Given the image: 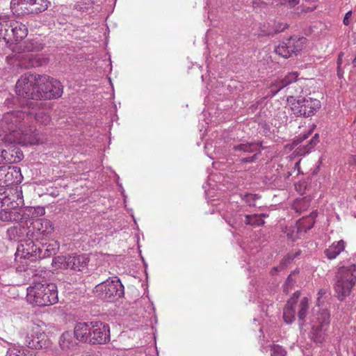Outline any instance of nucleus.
Instances as JSON below:
<instances>
[{"label": "nucleus", "mask_w": 356, "mask_h": 356, "mask_svg": "<svg viewBox=\"0 0 356 356\" xmlns=\"http://www.w3.org/2000/svg\"><path fill=\"white\" fill-rule=\"evenodd\" d=\"M318 143V134H316L315 136L310 140L309 144V149L306 151L307 153L312 149Z\"/></svg>", "instance_id": "35"}, {"label": "nucleus", "mask_w": 356, "mask_h": 356, "mask_svg": "<svg viewBox=\"0 0 356 356\" xmlns=\"http://www.w3.org/2000/svg\"><path fill=\"white\" fill-rule=\"evenodd\" d=\"M352 16V12L351 11H348L346 13L345 16H344V18H343V22L345 25L348 26L350 24V17Z\"/></svg>", "instance_id": "38"}, {"label": "nucleus", "mask_w": 356, "mask_h": 356, "mask_svg": "<svg viewBox=\"0 0 356 356\" xmlns=\"http://www.w3.org/2000/svg\"><path fill=\"white\" fill-rule=\"evenodd\" d=\"M207 114H209V113L207 111H204L202 113V115L204 117V118H206Z\"/></svg>", "instance_id": "47"}, {"label": "nucleus", "mask_w": 356, "mask_h": 356, "mask_svg": "<svg viewBox=\"0 0 356 356\" xmlns=\"http://www.w3.org/2000/svg\"><path fill=\"white\" fill-rule=\"evenodd\" d=\"M95 293L100 298L111 301L124 295V286L118 277H113L97 284Z\"/></svg>", "instance_id": "15"}, {"label": "nucleus", "mask_w": 356, "mask_h": 356, "mask_svg": "<svg viewBox=\"0 0 356 356\" xmlns=\"http://www.w3.org/2000/svg\"><path fill=\"white\" fill-rule=\"evenodd\" d=\"M246 210L241 208L236 213H233L229 210H222V217L227 222V224L234 228L242 226L243 225H250L253 226H260L264 224L263 218L266 217L265 214H245Z\"/></svg>", "instance_id": "10"}, {"label": "nucleus", "mask_w": 356, "mask_h": 356, "mask_svg": "<svg viewBox=\"0 0 356 356\" xmlns=\"http://www.w3.org/2000/svg\"><path fill=\"white\" fill-rule=\"evenodd\" d=\"M59 345L63 350H67L73 349L76 346V342L71 332H65L60 338Z\"/></svg>", "instance_id": "29"}, {"label": "nucleus", "mask_w": 356, "mask_h": 356, "mask_svg": "<svg viewBox=\"0 0 356 356\" xmlns=\"http://www.w3.org/2000/svg\"><path fill=\"white\" fill-rule=\"evenodd\" d=\"M76 339L91 344H106L110 341V326L101 321L78 322L74 328Z\"/></svg>", "instance_id": "5"}, {"label": "nucleus", "mask_w": 356, "mask_h": 356, "mask_svg": "<svg viewBox=\"0 0 356 356\" xmlns=\"http://www.w3.org/2000/svg\"><path fill=\"white\" fill-rule=\"evenodd\" d=\"M6 356H33V353L29 349L10 348L7 352ZM34 356H40L38 353Z\"/></svg>", "instance_id": "32"}, {"label": "nucleus", "mask_w": 356, "mask_h": 356, "mask_svg": "<svg viewBox=\"0 0 356 356\" xmlns=\"http://www.w3.org/2000/svg\"><path fill=\"white\" fill-rule=\"evenodd\" d=\"M326 293L325 289H320L318 292V298H317V302L319 304L320 303V299L321 297Z\"/></svg>", "instance_id": "39"}, {"label": "nucleus", "mask_w": 356, "mask_h": 356, "mask_svg": "<svg viewBox=\"0 0 356 356\" xmlns=\"http://www.w3.org/2000/svg\"><path fill=\"white\" fill-rule=\"evenodd\" d=\"M213 147V144L210 143H207L204 145V149L207 154L209 156L210 159H214L215 156H213L212 153H210L209 151Z\"/></svg>", "instance_id": "36"}, {"label": "nucleus", "mask_w": 356, "mask_h": 356, "mask_svg": "<svg viewBox=\"0 0 356 356\" xmlns=\"http://www.w3.org/2000/svg\"><path fill=\"white\" fill-rule=\"evenodd\" d=\"M299 325H300L301 327H302V323H301L300 322V323H299Z\"/></svg>", "instance_id": "56"}, {"label": "nucleus", "mask_w": 356, "mask_h": 356, "mask_svg": "<svg viewBox=\"0 0 356 356\" xmlns=\"http://www.w3.org/2000/svg\"><path fill=\"white\" fill-rule=\"evenodd\" d=\"M119 186H120V188H121V189H122L121 193H122V195H123V197H124V202H126V198H127V197H126V196H125V195L124 194V189L122 188V185H121V184H120Z\"/></svg>", "instance_id": "45"}, {"label": "nucleus", "mask_w": 356, "mask_h": 356, "mask_svg": "<svg viewBox=\"0 0 356 356\" xmlns=\"http://www.w3.org/2000/svg\"><path fill=\"white\" fill-rule=\"evenodd\" d=\"M282 268V267H275V268H273V270H274L275 271H277V270H278V268Z\"/></svg>", "instance_id": "51"}, {"label": "nucleus", "mask_w": 356, "mask_h": 356, "mask_svg": "<svg viewBox=\"0 0 356 356\" xmlns=\"http://www.w3.org/2000/svg\"><path fill=\"white\" fill-rule=\"evenodd\" d=\"M211 122V120H210V121H207V122H205V124L208 125V124H209V122Z\"/></svg>", "instance_id": "53"}, {"label": "nucleus", "mask_w": 356, "mask_h": 356, "mask_svg": "<svg viewBox=\"0 0 356 356\" xmlns=\"http://www.w3.org/2000/svg\"><path fill=\"white\" fill-rule=\"evenodd\" d=\"M28 34L27 27L17 21L0 22V36L8 44L11 36L14 43H19Z\"/></svg>", "instance_id": "14"}, {"label": "nucleus", "mask_w": 356, "mask_h": 356, "mask_svg": "<svg viewBox=\"0 0 356 356\" xmlns=\"http://www.w3.org/2000/svg\"><path fill=\"white\" fill-rule=\"evenodd\" d=\"M310 325L309 338L315 343H323L327 336L330 325V314L328 310L314 309L310 318Z\"/></svg>", "instance_id": "9"}, {"label": "nucleus", "mask_w": 356, "mask_h": 356, "mask_svg": "<svg viewBox=\"0 0 356 356\" xmlns=\"http://www.w3.org/2000/svg\"><path fill=\"white\" fill-rule=\"evenodd\" d=\"M287 42L292 54H296L305 47L307 39L304 37L293 36L287 39Z\"/></svg>", "instance_id": "28"}, {"label": "nucleus", "mask_w": 356, "mask_h": 356, "mask_svg": "<svg viewBox=\"0 0 356 356\" xmlns=\"http://www.w3.org/2000/svg\"><path fill=\"white\" fill-rule=\"evenodd\" d=\"M337 74L338 76L340 77L341 76H342L343 74V71L341 70V66L339 67V68H338L337 70Z\"/></svg>", "instance_id": "43"}, {"label": "nucleus", "mask_w": 356, "mask_h": 356, "mask_svg": "<svg viewBox=\"0 0 356 356\" xmlns=\"http://www.w3.org/2000/svg\"><path fill=\"white\" fill-rule=\"evenodd\" d=\"M88 263L89 257L85 254L59 255L52 260V265L56 269H70L77 271L86 269Z\"/></svg>", "instance_id": "13"}, {"label": "nucleus", "mask_w": 356, "mask_h": 356, "mask_svg": "<svg viewBox=\"0 0 356 356\" xmlns=\"http://www.w3.org/2000/svg\"><path fill=\"white\" fill-rule=\"evenodd\" d=\"M234 149L240 153L238 156H241L242 162L252 163L257 159L260 145L257 143H242L234 146Z\"/></svg>", "instance_id": "19"}, {"label": "nucleus", "mask_w": 356, "mask_h": 356, "mask_svg": "<svg viewBox=\"0 0 356 356\" xmlns=\"http://www.w3.org/2000/svg\"><path fill=\"white\" fill-rule=\"evenodd\" d=\"M300 0H288V3L290 7H294L299 3Z\"/></svg>", "instance_id": "40"}, {"label": "nucleus", "mask_w": 356, "mask_h": 356, "mask_svg": "<svg viewBox=\"0 0 356 356\" xmlns=\"http://www.w3.org/2000/svg\"><path fill=\"white\" fill-rule=\"evenodd\" d=\"M261 350L263 353H270V356H286V351L281 346L275 344L273 342L270 341H266L264 339L261 340Z\"/></svg>", "instance_id": "22"}, {"label": "nucleus", "mask_w": 356, "mask_h": 356, "mask_svg": "<svg viewBox=\"0 0 356 356\" xmlns=\"http://www.w3.org/2000/svg\"><path fill=\"white\" fill-rule=\"evenodd\" d=\"M47 103L30 102L24 111H13L4 114L0 120V140L5 144L17 143L22 145L42 143L38 133L33 127L26 124L34 118L41 124H48L51 117L45 111Z\"/></svg>", "instance_id": "1"}, {"label": "nucleus", "mask_w": 356, "mask_h": 356, "mask_svg": "<svg viewBox=\"0 0 356 356\" xmlns=\"http://www.w3.org/2000/svg\"><path fill=\"white\" fill-rule=\"evenodd\" d=\"M250 300H252V301H255L256 300V296L254 295L253 296H250Z\"/></svg>", "instance_id": "49"}, {"label": "nucleus", "mask_w": 356, "mask_h": 356, "mask_svg": "<svg viewBox=\"0 0 356 356\" xmlns=\"http://www.w3.org/2000/svg\"><path fill=\"white\" fill-rule=\"evenodd\" d=\"M345 242L343 240H340L337 242H334L328 248L325 249L324 253L328 259H334L344 250Z\"/></svg>", "instance_id": "27"}, {"label": "nucleus", "mask_w": 356, "mask_h": 356, "mask_svg": "<svg viewBox=\"0 0 356 356\" xmlns=\"http://www.w3.org/2000/svg\"><path fill=\"white\" fill-rule=\"evenodd\" d=\"M312 225L309 226V227H307V229H311V228H312Z\"/></svg>", "instance_id": "54"}, {"label": "nucleus", "mask_w": 356, "mask_h": 356, "mask_svg": "<svg viewBox=\"0 0 356 356\" xmlns=\"http://www.w3.org/2000/svg\"><path fill=\"white\" fill-rule=\"evenodd\" d=\"M23 177L19 167L13 165L0 166V187L7 186L14 183H21Z\"/></svg>", "instance_id": "17"}, {"label": "nucleus", "mask_w": 356, "mask_h": 356, "mask_svg": "<svg viewBox=\"0 0 356 356\" xmlns=\"http://www.w3.org/2000/svg\"><path fill=\"white\" fill-rule=\"evenodd\" d=\"M275 51L277 54L283 58H289L292 55V52L290 51L287 40L277 46L275 49Z\"/></svg>", "instance_id": "31"}, {"label": "nucleus", "mask_w": 356, "mask_h": 356, "mask_svg": "<svg viewBox=\"0 0 356 356\" xmlns=\"http://www.w3.org/2000/svg\"><path fill=\"white\" fill-rule=\"evenodd\" d=\"M10 9L15 15H24L35 13L33 8L29 7L26 1L22 0H11Z\"/></svg>", "instance_id": "25"}, {"label": "nucleus", "mask_w": 356, "mask_h": 356, "mask_svg": "<svg viewBox=\"0 0 356 356\" xmlns=\"http://www.w3.org/2000/svg\"><path fill=\"white\" fill-rule=\"evenodd\" d=\"M312 131H313V129H311L309 131V132H308V134L307 135H303L302 136H298V140L300 139V140L302 141V140L306 139L308 137V135L312 134Z\"/></svg>", "instance_id": "42"}, {"label": "nucleus", "mask_w": 356, "mask_h": 356, "mask_svg": "<svg viewBox=\"0 0 356 356\" xmlns=\"http://www.w3.org/2000/svg\"><path fill=\"white\" fill-rule=\"evenodd\" d=\"M298 79L297 72H291L286 75L284 79L276 81L270 86V90L273 96H275L280 90L286 87L288 85L296 81Z\"/></svg>", "instance_id": "24"}, {"label": "nucleus", "mask_w": 356, "mask_h": 356, "mask_svg": "<svg viewBox=\"0 0 356 356\" xmlns=\"http://www.w3.org/2000/svg\"><path fill=\"white\" fill-rule=\"evenodd\" d=\"M254 291H255V292H257V291H258L257 288H255Z\"/></svg>", "instance_id": "55"}, {"label": "nucleus", "mask_w": 356, "mask_h": 356, "mask_svg": "<svg viewBox=\"0 0 356 356\" xmlns=\"http://www.w3.org/2000/svg\"><path fill=\"white\" fill-rule=\"evenodd\" d=\"M215 177H216V175L210 176L206 184L203 186V188H204L205 194L209 199V204H211L212 207H215L216 211H218L221 216L222 209L224 211L225 210H229L233 213H236V211L241 208L245 209L244 207L238 205L239 199L249 206L254 205V202L259 198V196L251 193H247L244 195L233 194L230 196L229 202H227V200L224 199L220 200L219 199H211V197L215 196V191H220L218 193H219V196L221 195L222 192L225 191L223 188L225 185L222 184H217V181L214 179ZM217 177L218 179L219 176L217 175Z\"/></svg>", "instance_id": "4"}, {"label": "nucleus", "mask_w": 356, "mask_h": 356, "mask_svg": "<svg viewBox=\"0 0 356 356\" xmlns=\"http://www.w3.org/2000/svg\"><path fill=\"white\" fill-rule=\"evenodd\" d=\"M3 145L0 143V163H1V161H2V154H1V152L3 150Z\"/></svg>", "instance_id": "44"}, {"label": "nucleus", "mask_w": 356, "mask_h": 356, "mask_svg": "<svg viewBox=\"0 0 356 356\" xmlns=\"http://www.w3.org/2000/svg\"><path fill=\"white\" fill-rule=\"evenodd\" d=\"M93 0H88V1H92Z\"/></svg>", "instance_id": "57"}, {"label": "nucleus", "mask_w": 356, "mask_h": 356, "mask_svg": "<svg viewBox=\"0 0 356 356\" xmlns=\"http://www.w3.org/2000/svg\"><path fill=\"white\" fill-rule=\"evenodd\" d=\"M54 231V226L49 220L42 218L31 222L26 232V241L17 245L15 261L17 264V271L26 270L29 266L28 261H35L41 257L40 247L35 241H42L49 238Z\"/></svg>", "instance_id": "3"}, {"label": "nucleus", "mask_w": 356, "mask_h": 356, "mask_svg": "<svg viewBox=\"0 0 356 356\" xmlns=\"http://www.w3.org/2000/svg\"><path fill=\"white\" fill-rule=\"evenodd\" d=\"M42 243V248H40L41 250V257L39 258H42L45 257H49L51 254H54L56 253V252L58 250L60 244L58 241H52L51 243H49L48 245Z\"/></svg>", "instance_id": "30"}, {"label": "nucleus", "mask_w": 356, "mask_h": 356, "mask_svg": "<svg viewBox=\"0 0 356 356\" xmlns=\"http://www.w3.org/2000/svg\"><path fill=\"white\" fill-rule=\"evenodd\" d=\"M334 291L339 300L349 296L356 284V265L342 266L337 269L335 275Z\"/></svg>", "instance_id": "8"}, {"label": "nucleus", "mask_w": 356, "mask_h": 356, "mask_svg": "<svg viewBox=\"0 0 356 356\" xmlns=\"http://www.w3.org/2000/svg\"><path fill=\"white\" fill-rule=\"evenodd\" d=\"M308 309V300L307 298H304L301 300L298 305V318L300 321H304L306 314Z\"/></svg>", "instance_id": "33"}, {"label": "nucleus", "mask_w": 356, "mask_h": 356, "mask_svg": "<svg viewBox=\"0 0 356 356\" xmlns=\"http://www.w3.org/2000/svg\"><path fill=\"white\" fill-rule=\"evenodd\" d=\"M25 343L29 348L42 349L48 346L49 340L44 332H41L38 326H34L31 333L26 335Z\"/></svg>", "instance_id": "18"}, {"label": "nucleus", "mask_w": 356, "mask_h": 356, "mask_svg": "<svg viewBox=\"0 0 356 356\" xmlns=\"http://www.w3.org/2000/svg\"><path fill=\"white\" fill-rule=\"evenodd\" d=\"M287 103L296 116L309 117L314 115L321 108V102L312 97L296 99L293 96L287 97Z\"/></svg>", "instance_id": "12"}, {"label": "nucleus", "mask_w": 356, "mask_h": 356, "mask_svg": "<svg viewBox=\"0 0 356 356\" xmlns=\"http://www.w3.org/2000/svg\"><path fill=\"white\" fill-rule=\"evenodd\" d=\"M38 93H35L38 100L58 98L63 93V86L60 81L46 75L39 77Z\"/></svg>", "instance_id": "16"}, {"label": "nucleus", "mask_w": 356, "mask_h": 356, "mask_svg": "<svg viewBox=\"0 0 356 356\" xmlns=\"http://www.w3.org/2000/svg\"><path fill=\"white\" fill-rule=\"evenodd\" d=\"M18 225L16 226L11 227L7 229V236L10 241H17L20 245L22 242L26 241V232L28 230L29 225H26L24 222H17Z\"/></svg>", "instance_id": "20"}, {"label": "nucleus", "mask_w": 356, "mask_h": 356, "mask_svg": "<svg viewBox=\"0 0 356 356\" xmlns=\"http://www.w3.org/2000/svg\"><path fill=\"white\" fill-rule=\"evenodd\" d=\"M298 79L297 72H291L286 75L284 79L276 81L270 86V90L273 96H275L280 90L286 87L288 85L296 81Z\"/></svg>", "instance_id": "23"}, {"label": "nucleus", "mask_w": 356, "mask_h": 356, "mask_svg": "<svg viewBox=\"0 0 356 356\" xmlns=\"http://www.w3.org/2000/svg\"><path fill=\"white\" fill-rule=\"evenodd\" d=\"M39 77H40L39 74L26 73L18 79L16 83V93L18 96L28 99L27 106L30 102L38 101V97L35 95L38 93Z\"/></svg>", "instance_id": "11"}, {"label": "nucleus", "mask_w": 356, "mask_h": 356, "mask_svg": "<svg viewBox=\"0 0 356 356\" xmlns=\"http://www.w3.org/2000/svg\"><path fill=\"white\" fill-rule=\"evenodd\" d=\"M1 154V162L9 163L19 162L24 158L22 152L19 148L13 146L8 147V149L3 147Z\"/></svg>", "instance_id": "21"}, {"label": "nucleus", "mask_w": 356, "mask_h": 356, "mask_svg": "<svg viewBox=\"0 0 356 356\" xmlns=\"http://www.w3.org/2000/svg\"><path fill=\"white\" fill-rule=\"evenodd\" d=\"M26 291L27 301L34 306H49L58 301L57 286L54 283L47 281L33 282Z\"/></svg>", "instance_id": "7"}, {"label": "nucleus", "mask_w": 356, "mask_h": 356, "mask_svg": "<svg viewBox=\"0 0 356 356\" xmlns=\"http://www.w3.org/2000/svg\"><path fill=\"white\" fill-rule=\"evenodd\" d=\"M259 332L263 334V329L261 327H260Z\"/></svg>", "instance_id": "52"}, {"label": "nucleus", "mask_w": 356, "mask_h": 356, "mask_svg": "<svg viewBox=\"0 0 356 356\" xmlns=\"http://www.w3.org/2000/svg\"><path fill=\"white\" fill-rule=\"evenodd\" d=\"M353 64H354L355 66H356V55H355V58L353 60Z\"/></svg>", "instance_id": "50"}, {"label": "nucleus", "mask_w": 356, "mask_h": 356, "mask_svg": "<svg viewBox=\"0 0 356 356\" xmlns=\"http://www.w3.org/2000/svg\"><path fill=\"white\" fill-rule=\"evenodd\" d=\"M343 53H340L339 54L338 59H337V68H339V67L341 66V65L342 63V57H343Z\"/></svg>", "instance_id": "41"}, {"label": "nucleus", "mask_w": 356, "mask_h": 356, "mask_svg": "<svg viewBox=\"0 0 356 356\" xmlns=\"http://www.w3.org/2000/svg\"><path fill=\"white\" fill-rule=\"evenodd\" d=\"M44 47V44L39 38L27 40L19 43H10L8 48L15 54H24L17 56L16 59L19 65L24 68L36 67L47 63V59L39 54H29L39 51Z\"/></svg>", "instance_id": "6"}, {"label": "nucleus", "mask_w": 356, "mask_h": 356, "mask_svg": "<svg viewBox=\"0 0 356 356\" xmlns=\"http://www.w3.org/2000/svg\"><path fill=\"white\" fill-rule=\"evenodd\" d=\"M261 311L263 312V313L267 316L268 315V309H266V311L264 310V306L261 307Z\"/></svg>", "instance_id": "48"}, {"label": "nucleus", "mask_w": 356, "mask_h": 356, "mask_svg": "<svg viewBox=\"0 0 356 356\" xmlns=\"http://www.w3.org/2000/svg\"><path fill=\"white\" fill-rule=\"evenodd\" d=\"M24 205L22 187L15 186L6 191L0 189V220L3 222H16L26 225L33 219L45 214L43 207L20 209Z\"/></svg>", "instance_id": "2"}, {"label": "nucleus", "mask_w": 356, "mask_h": 356, "mask_svg": "<svg viewBox=\"0 0 356 356\" xmlns=\"http://www.w3.org/2000/svg\"><path fill=\"white\" fill-rule=\"evenodd\" d=\"M298 298V295L296 293L293 294V296L287 302L286 304L284 312H283V318L284 322L287 324L291 323L295 318V305L296 304L297 299Z\"/></svg>", "instance_id": "26"}, {"label": "nucleus", "mask_w": 356, "mask_h": 356, "mask_svg": "<svg viewBox=\"0 0 356 356\" xmlns=\"http://www.w3.org/2000/svg\"><path fill=\"white\" fill-rule=\"evenodd\" d=\"M82 356H101V355H99L98 354H95V353H92V354H86Z\"/></svg>", "instance_id": "46"}, {"label": "nucleus", "mask_w": 356, "mask_h": 356, "mask_svg": "<svg viewBox=\"0 0 356 356\" xmlns=\"http://www.w3.org/2000/svg\"><path fill=\"white\" fill-rule=\"evenodd\" d=\"M286 28H287L286 24L278 22L275 24V32H281V31H284Z\"/></svg>", "instance_id": "37"}, {"label": "nucleus", "mask_w": 356, "mask_h": 356, "mask_svg": "<svg viewBox=\"0 0 356 356\" xmlns=\"http://www.w3.org/2000/svg\"><path fill=\"white\" fill-rule=\"evenodd\" d=\"M299 271L296 270L288 276L284 286V291L285 292L288 293L290 288L295 283L296 277Z\"/></svg>", "instance_id": "34"}]
</instances>
